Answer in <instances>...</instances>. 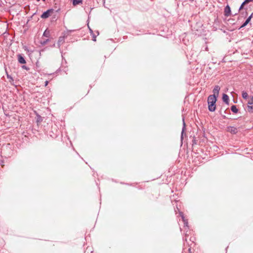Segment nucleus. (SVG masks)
I'll return each instance as SVG.
<instances>
[{"label":"nucleus","mask_w":253,"mask_h":253,"mask_svg":"<svg viewBox=\"0 0 253 253\" xmlns=\"http://www.w3.org/2000/svg\"><path fill=\"white\" fill-rule=\"evenodd\" d=\"M179 214L180 216L181 217L182 221L184 223V227L185 228V230H187V231L189 229L188 220L185 218L184 214L182 212L179 211Z\"/></svg>","instance_id":"obj_2"},{"label":"nucleus","mask_w":253,"mask_h":253,"mask_svg":"<svg viewBox=\"0 0 253 253\" xmlns=\"http://www.w3.org/2000/svg\"><path fill=\"white\" fill-rule=\"evenodd\" d=\"M22 68L24 69H25L26 70H29V68L28 67H27L26 66H25V65H23L22 66Z\"/></svg>","instance_id":"obj_23"},{"label":"nucleus","mask_w":253,"mask_h":253,"mask_svg":"<svg viewBox=\"0 0 253 253\" xmlns=\"http://www.w3.org/2000/svg\"><path fill=\"white\" fill-rule=\"evenodd\" d=\"M248 108L249 112H253V105H252V106L248 105Z\"/></svg>","instance_id":"obj_15"},{"label":"nucleus","mask_w":253,"mask_h":253,"mask_svg":"<svg viewBox=\"0 0 253 253\" xmlns=\"http://www.w3.org/2000/svg\"><path fill=\"white\" fill-rule=\"evenodd\" d=\"M7 78L8 79H12L11 76L10 75H9L8 74H7Z\"/></svg>","instance_id":"obj_25"},{"label":"nucleus","mask_w":253,"mask_h":253,"mask_svg":"<svg viewBox=\"0 0 253 253\" xmlns=\"http://www.w3.org/2000/svg\"><path fill=\"white\" fill-rule=\"evenodd\" d=\"M224 16L228 17L231 14V9L229 5H227L224 8Z\"/></svg>","instance_id":"obj_4"},{"label":"nucleus","mask_w":253,"mask_h":253,"mask_svg":"<svg viewBox=\"0 0 253 253\" xmlns=\"http://www.w3.org/2000/svg\"><path fill=\"white\" fill-rule=\"evenodd\" d=\"M253 13H252V14H251V15H250V16H249V17L246 19V21L249 23V22H250V21H251V18H252V16H253Z\"/></svg>","instance_id":"obj_21"},{"label":"nucleus","mask_w":253,"mask_h":253,"mask_svg":"<svg viewBox=\"0 0 253 253\" xmlns=\"http://www.w3.org/2000/svg\"><path fill=\"white\" fill-rule=\"evenodd\" d=\"M185 127H186V125H185V123L184 122V119H183V126H182V131H181V140H182L183 139V135H184V131L185 130Z\"/></svg>","instance_id":"obj_7"},{"label":"nucleus","mask_w":253,"mask_h":253,"mask_svg":"<svg viewBox=\"0 0 253 253\" xmlns=\"http://www.w3.org/2000/svg\"><path fill=\"white\" fill-rule=\"evenodd\" d=\"M242 96L243 98L247 99L248 97V93L245 91H243L242 93Z\"/></svg>","instance_id":"obj_13"},{"label":"nucleus","mask_w":253,"mask_h":253,"mask_svg":"<svg viewBox=\"0 0 253 253\" xmlns=\"http://www.w3.org/2000/svg\"><path fill=\"white\" fill-rule=\"evenodd\" d=\"M89 31L90 34H92V33H93L92 30H91L90 28H89Z\"/></svg>","instance_id":"obj_29"},{"label":"nucleus","mask_w":253,"mask_h":253,"mask_svg":"<svg viewBox=\"0 0 253 253\" xmlns=\"http://www.w3.org/2000/svg\"><path fill=\"white\" fill-rule=\"evenodd\" d=\"M97 35H99V32L98 31H97Z\"/></svg>","instance_id":"obj_32"},{"label":"nucleus","mask_w":253,"mask_h":253,"mask_svg":"<svg viewBox=\"0 0 253 253\" xmlns=\"http://www.w3.org/2000/svg\"><path fill=\"white\" fill-rule=\"evenodd\" d=\"M245 1L248 3L250 2L253 1V0H245Z\"/></svg>","instance_id":"obj_27"},{"label":"nucleus","mask_w":253,"mask_h":253,"mask_svg":"<svg viewBox=\"0 0 253 253\" xmlns=\"http://www.w3.org/2000/svg\"><path fill=\"white\" fill-rule=\"evenodd\" d=\"M37 122H41L42 121V117L39 115H37Z\"/></svg>","instance_id":"obj_16"},{"label":"nucleus","mask_w":253,"mask_h":253,"mask_svg":"<svg viewBox=\"0 0 253 253\" xmlns=\"http://www.w3.org/2000/svg\"><path fill=\"white\" fill-rule=\"evenodd\" d=\"M43 36L47 38L49 37V32L47 31V30H45L43 34Z\"/></svg>","instance_id":"obj_14"},{"label":"nucleus","mask_w":253,"mask_h":253,"mask_svg":"<svg viewBox=\"0 0 253 253\" xmlns=\"http://www.w3.org/2000/svg\"><path fill=\"white\" fill-rule=\"evenodd\" d=\"M231 110L234 113H237L238 112V109L236 105H232L231 107Z\"/></svg>","instance_id":"obj_11"},{"label":"nucleus","mask_w":253,"mask_h":253,"mask_svg":"<svg viewBox=\"0 0 253 253\" xmlns=\"http://www.w3.org/2000/svg\"><path fill=\"white\" fill-rule=\"evenodd\" d=\"M90 35L92 36V40L95 42L96 36L93 33H92V34H90Z\"/></svg>","instance_id":"obj_17"},{"label":"nucleus","mask_w":253,"mask_h":253,"mask_svg":"<svg viewBox=\"0 0 253 253\" xmlns=\"http://www.w3.org/2000/svg\"><path fill=\"white\" fill-rule=\"evenodd\" d=\"M244 6V5L243 4H241V6H240V7H239V8L238 9V12L243 8Z\"/></svg>","instance_id":"obj_24"},{"label":"nucleus","mask_w":253,"mask_h":253,"mask_svg":"<svg viewBox=\"0 0 253 253\" xmlns=\"http://www.w3.org/2000/svg\"><path fill=\"white\" fill-rule=\"evenodd\" d=\"M248 23H249V22H248L247 21H245V22L240 27V28H242L243 27H245V26H246L248 25Z\"/></svg>","instance_id":"obj_18"},{"label":"nucleus","mask_w":253,"mask_h":253,"mask_svg":"<svg viewBox=\"0 0 253 253\" xmlns=\"http://www.w3.org/2000/svg\"><path fill=\"white\" fill-rule=\"evenodd\" d=\"M220 89V88L218 85H215L212 91L213 94L212 95H214L216 97H217L218 96Z\"/></svg>","instance_id":"obj_6"},{"label":"nucleus","mask_w":253,"mask_h":253,"mask_svg":"<svg viewBox=\"0 0 253 253\" xmlns=\"http://www.w3.org/2000/svg\"><path fill=\"white\" fill-rule=\"evenodd\" d=\"M217 97L214 95H210L208 98V109L210 112H214L216 109L215 103Z\"/></svg>","instance_id":"obj_1"},{"label":"nucleus","mask_w":253,"mask_h":253,"mask_svg":"<svg viewBox=\"0 0 253 253\" xmlns=\"http://www.w3.org/2000/svg\"><path fill=\"white\" fill-rule=\"evenodd\" d=\"M48 84V82L47 81H46L45 82V83H44V86H47V84Z\"/></svg>","instance_id":"obj_26"},{"label":"nucleus","mask_w":253,"mask_h":253,"mask_svg":"<svg viewBox=\"0 0 253 253\" xmlns=\"http://www.w3.org/2000/svg\"><path fill=\"white\" fill-rule=\"evenodd\" d=\"M18 60L21 64H25L26 63L24 58L21 54L18 55Z\"/></svg>","instance_id":"obj_8"},{"label":"nucleus","mask_w":253,"mask_h":253,"mask_svg":"<svg viewBox=\"0 0 253 253\" xmlns=\"http://www.w3.org/2000/svg\"><path fill=\"white\" fill-rule=\"evenodd\" d=\"M227 130L232 134H236L238 132L237 128L236 127L231 126H228L227 127Z\"/></svg>","instance_id":"obj_5"},{"label":"nucleus","mask_w":253,"mask_h":253,"mask_svg":"<svg viewBox=\"0 0 253 253\" xmlns=\"http://www.w3.org/2000/svg\"><path fill=\"white\" fill-rule=\"evenodd\" d=\"M64 42V38L63 37H60L59 38L58 41V45L59 47L60 46L61 44H62Z\"/></svg>","instance_id":"obj_10"},{"label":"nucleus","mask_w":253,"mask_h":253,"mask_svg":"<svg viewBox=\"0 0 253 253\" xmlns=\"http://www.w3.org/2000/svg\"><path fill=\"white\" fill-rule=\"evenodd\" d=\"M82 1H83V0H73V4L74 5H76L80 3H82Z\"/></svg>","instance_id":"obj_12"},{"label":"nucleus","mask_w":253,"mask_h":253,"mask_svg":"<svg viewBox=\"0 0 253 253\" xmlns=\"http://www.w3.org/2000/svg\"><path fill=\"white\" fill-rule=\"evenodd\" d=\"M222 100L227 105L229 104V97L226 94H223L222 96Z\"/></svg>","instance_id":"obj_9"},{"label":"nucleus","mask_w":253,"mask_h":253,"mask_svg":"<svg viewBox=\"0 0 253 253\" xmlns=\"http://www.w3.org/2000/svg\"><path fill=\"white\" fill-rule=\"evenodd\" d=\"M248 104L253 105V96L251 97V101L248 102Z\"/></svg>","instance_id":"obj_22"},{"label":"nucleus","mask_w":253,"mask_h":253,"mask_svg":"<svg viewBox=\"0 0 253 253\" xmlns=\"http://www.w3.org/2000/svg\"><path fill=\"white\" fill-rule=\"evenodd\" d=\"M247 3H248L245 0L244 1L242 4H243L244 5H245V4H246Z\"/></svg>","instance_id":"obj_28"},{"label":"nucleus","mask_w":253,"mask_h":253,"mask_svg":"<svg viewBox=\"0 0 253 253\" xmlns=\"http://www.w3.org/2000/svg\"><path fill=\"white\" fill-rule=\"evenodd\" d=\"M54 11V9L52 8L49 9L46 11H44L41 16V17L43 19H45L48 18L50 15V13L53 12Z\"/></svg>","instance_id":"obj_3"},{"label":"nucleus","mask_w":253,"mask_h":253,"mask_svg":"<svg viewBox=\"0 0 253 253\" xmlns=\"http://www.w3.org/2000/svg\"><path fill=\"white\" fill-rule=\"evenodd\" d=\"M248 23H249V22H248L247 21H245V22L240 27V28H242L243 27H245V26H246L248 25Z\"/></svg>","instance_id":"obj_19"},{"label":"nucleus","mask_w":253,"mask_h":253,"mask_svg":"<svg viewBox=\"0 0 253 253\" xmlns=\"http://www.w3.org/2000/svg\"><path fill=\"white\" fill-rule=\"evenodd\" d=\"M38 1H40V0H37ZM42 1H44L45 0H42Z\"/></svg>","instance_id":"obj_31"},{"label":"nucleus","mask_w":253,"mask_h":253,"mask_svg":"<svg viewBox=\"0 0 253 253\" xmlns=\"http://www.w3.org/2000/svg\"><path fill=\"white\" fill-rule=\"evenodd\" d=\"M49 41V39H46L41 42V44L42 45L45 44Z\"/></svg>","instance_id":"obj_20"},{"label":"nucleus","mask_w":253,"mask_h":253,"mask_svg":"<svg viewBox=\"0 0 253 253\" xmlns=\"http://www.w3.org/2000/svg\"><path fill=\"white\" fill-rule=\"evenodd\" d=\"M192 141H193V144H196V141H195V140H193Z\"/></svg>","instance_id":"obj_30"}]
</instances>
